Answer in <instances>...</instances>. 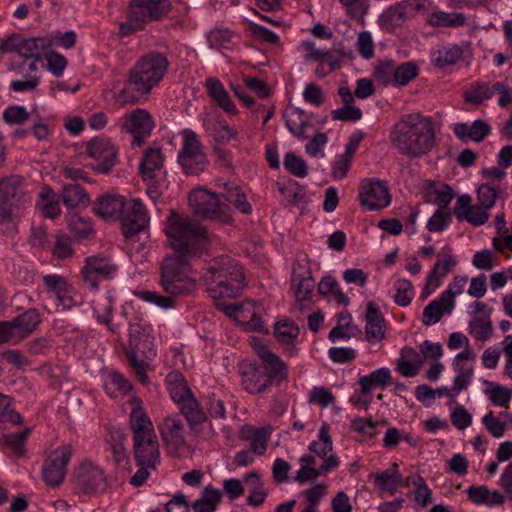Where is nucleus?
I'll use <instances>...</instances> for the list:
<instances>
[{"label": "nucleus", "mask_w": 512, "mask_h": 512, "mask_svg": "<svg viewBox=\"0 0 512 512\" xmlns=\"http://www.w3.org/2000/svg\"><path fill=\"white\" fill-rule=\"evenodd\" d=\"M164 157L161 149L156 146L149 147L144 152V156L140 163V171L144 179H152L155 172L163 166Z\"/></svg>", "instance_id": "obj_38"}, {"label": "nucleus", "mask_w": 512, "mask_h": 512, "mask_svg": "<svg viewBox=\"0 0 512 512\" xmlns=\"http://www.w3.org/2000/svg\"><path fill=\"white\" fill-rule=\"evenodd\" d=\"M253 349L259 357V366L269 376L274 385H278L287 379L288 367L284 361L260 342L254 343Z\"/></svg>", "instance_id": "obj_20"}, {"label": "nucleus", "mask_w": 512, "mask_h": 512, "mask_svg": "<svg viewBox=\"0 0 512 512\" xmlns=\"http://www.w3.org/2000/svg\"><path fill=\"white\" fill-rule=\"evenodd\" d=\"M276 187L279 193L285 198L287 205L303 206L306 204V193L302 188L298 187L296 182L289 184L277 182Z\"/></svg>", "instance_id": "obj_52"}, {"label": "nucleus", "mask_w": 512, "mask_h": 512, "mask_svg": "<svg viewBox=\"0 0 512 512\" xmlns=\"http://www.w3.org/2000/svg\"><path fill=\"white\" fill-rule=\"evenodd\" d=\"M205 88L210 98L226 113L236 115L238 110L219 79H206Z\"/></svg>", "instance_id": "obj_29"}, {"label": "nucleus", "mask_w": 512, "mask_h": 512, "mask_svg": "<svg viewBox=\"0 0 512 512\" xmlns=\"http://www.w3.org/2000/svg\"><path fill=\"white\" fill-rule=\"evenodd\" d=\"M463 55L462 48L457 44H441L430 53L431 63L438 68L456 64Z\"/></svg>", "instance_id": "obj_30"}, {"label": "nucleus", "mask_w": 512, "mask_h": 512, "mask_svg": "<svg viewBox=\"0 0 512 512\" xmlns=\"http://www.w3.org/2000/svg\"><path fill=\"white\" fill-rule=\"evenodd\" d=\"M27 184L23 177L11 175L0 180V214L2 218H14L22 209L31 205Z\"/></svg>", "instance_id": "obj_9"}, {"label": "nucleus", "mask_w": 512, "mask_h": 512, "mask_svg": "<svg viewBox=\"0 0 512 512\" xmlns=\"http://www.w3.org/2000/svg\"><path fill=\"white\" fill-rule=\"evenodd\" d=\"M43 284L49 293L57 297L59 294L71 291V285L67 282L66 278L57 274H48L42 277Z\"/></svg>", "instance_id": "obj_60"}, {"label": "nucleus", "mask_w": 512, "mask_h": 512, "mask_svg": "<svg viewBox=\"0 0 512 512\" xmlns=\"http://www.w3.org/2000/svg\"><path fill=\"white\" fill-rule=\"evenodd\" d=\"M61 199L68 209L87 206L89 197L85 190L78 184H67L63 186Z\"/></svg>", "instance_id": "obj_46"}, {"label": "nucleus", "mask_w": 512, "mask_h": 512, "mask_svg": "<svg viewBox=\"0 0 512 512\" xmlns=\"http://www.w3.org/2000/svg\"><path fill=\"white\" fill-rule=\"evenodd\" d=\"M291 286L295 293L297 307L300 311L304 310V302L310 300L315 288V281L310 271L303 274H294Z\"/></svg>", "instance_id": "obj_34"}, {"label": "nucleus", "mask_w": 512, "mask_h": 512, "mask_svg": "<svg viewBox=\"0 0 512 512\" xmlns=\"http://www.w3.org/2000/svg\"><path fill=\"white\" fill-rule=\"evenodd\" d=\"M474 358V352L471 349H464L458 353L453 361V369L457 372L454 378L452 391L455 394L466 390L473 377V368L467 361Z\"/></svg>", "instance_id": "obj_24"}, {"label": "nucleus", "mask_w": 512, "mask_h": 512, "mask_svg": "<svg viewBox=\"0 0 512 512\" xmlns=\"http://www.w3.org/2000/svg\"><path fill=\"white\" fill-rule=\"evenodd\" d=\"M394 287L396 289L395 302L402 307L409 305L414 297L412 283L407 279H399L395 282Z\"/></svg>", "instance_id": "obj_62"}, {"label": "nucleus", "mask_w": 512, "mask_h": 512, "mask_svg": "<svg viewBox=\"0 0 512 512\" xmlns=\"http://www.w3.org/2000/svg\"><path fill=\"white\" fill-rule=\"evenodd\" d=\"M466 103L479 105L484 100L492 98V84L490 83H475L464 92Z\"/></svg>", "instance_id": "obj_54"}, {"label": "nucleus", "mask_w": 512, "mask_h": 512, "mask_svg": "<svg viewBox=\"0 0 512 512\" xmlns=\"http://www.w3.org/2000/svg\"><path fill=\"white\" fill-rule=\"evenodd\" d=\"M191 259L175 254L164 258L160 269V284L166 294L178 297L196 289V281L190 275Z\"/></svg>", "instance_id": "obj_7"}, {"label": "nucleus", "mask_w": 512, "mask_h": 512, "mask_svg": "<svg viewBox=\"0 0 512 512\" xmlns=\"http://www.w3.org/2000/svg\"><path fill=\"white\" fill-rule=\"evenodd\" d=\"M104 389L111 398H118L127 394L132 385L121 373L111 371L105 376Z\"/></svg>", "instance_id": "obj_41"}, {"label": "nucleus", "mask_w": 512, "mask_h": 512, "mask_svg": "<svg viewBox=\"0 0 512 512\" xmlns=\"http://www.w3.org/2000/svg\"><path fill=\"white\" fill-rule=\"evenodd\" d=\"M87 154L97 161L93 165L96 172L107 174L118 162V148L108 138L95 137L86 144Z\"/></svg>", "instance_id": "obj_16"}, {"label": "nucleus", "mask_w": 512, "mask_h": 512, "mask_svg": "<svg viewBox=\"0 0 512 512\" xmlns=\"http://www.w3.org/2000/svg\"><path fill=\"white\" fill-rule=\"evenodd\" d=\"M453 132L457 138L466 142L472 140L480 143L491 132V127L484 120H475L471 125L467 123H456L453 126Z\"/></svg>", "instance_id": "obj_27"}, {"label": "nucleus", "mask_w": 512, "mask_h": 512, "mask_svg": "<svg viewBox=\"0 0 512 512\" xmlns=\"http://www.w3.org/2000/svg\"><path fill=\"white\" fill-rule=\"evenodd\" d=\"M181 135L183 142L178 153V162L185 174L198 175L205 170L207 165L203 146L194 131L184 129Z\"/></svg>", "instance_id": "obj_10"}, {"label": "nucleus", "mask_w": 512, "mask_h": 512, "mask_svg": "<svg viewBox=\"0 0 512 512\" xmlns=\"http://www.w3.org/2000/svg\"><path fill=\"white\" fill-rule=\"evenodd\" d=\"M274 335L282 345H288L287 351L290 356L296 353L293 344L299 336V328L292 322H277L274 327Z\"/></svg>", "instance_id": "obj_40"}, {"label": "nucleus", "mask_w": 512, "mask_h": 512, "mask_svg": "<svg viewBox=\"0 0 512 512\" xmlns=\"http://www.w3.org/2000/svg\"><path fill=\"white\" fill-rule=\"evenodd\" d=\"M366 339L371 344L381 342L385 337V320L378 306L369 301L366 311Z\"/></svg>", "instance_id": "obj_25"}, {"label": "nucleus", "mask_w": 512, "mask_h": 512, "mask_svg": "<svg viewBox=\"0 0 512 512\" xmlns=\"http://www.w3.org/2000/svg\"><path fill=\"white\" fill-rule=\"evenodd\" d=\"M394 85L404 86L418 75V67L413 62L395 65Z\"/></svg>", "instance_id": "obj_61"}, {"label": "nucleus", "mask_w": 512, "mask_h": 512, "mask_svg": "<svg viewBox=\"0 0 512 512\" xmlns=\"http://www.w3.org/2000/svg\"><path fill=\"white\" fill-rule=\"evenodd\" d=\"M37 206L41 210L44 217L55 219L61 214V209L56 194L49 186H43L41 188Z\"/></svg>", "instance_id": "obj_42"}, {"label": "nucleus", "mask_w": 512, "mask_h": 512, "mask_svg": "<svg viewBox=\"0 0 512 512\" xmlns=\"http://www.w3.org/2000/svg\"><path fill=\"white\" fill-rule=\"evenodd\" d=\"M223 197L227 203L232 204L241 213L247 215L252 213V206L240 188L236 186L228 188Z\"/></svg>", "instance_id": "obj_57"}, {"label": "nucleus", "mask_w": 512, "mask_h": 512, "mask_svg": "<svg viewBox=\"0 0 512 512\" xmlns=\"http://www.w3.org/2000/svg\"><path fill=\"white\" fill-rule=\"evenodd\" d=\"M221 499L220 490L207 486L202 491V496L193 503L192 508L194 512H214Z\"/></svg>", "instance_id": "obj_49"}, {"label": "nucleus", "mask_w": 512, "mask_h": 512, "mask_svg": "<svg viewBox=\"0 0 512 512\" xmlns=\"http://www.w3.org/2000/svg\"><path fill=\"white\" fill-rule=\"evenodd\" d=\"M244 272L239 263L229 256L212 260L203 274V281L214 299L233 298L244 287Z\"/></svg>", "instance_id": "obj_4"}, {"label": "nucleus", "mask_w": 512, "mask_h": 512, "mask_svg": "<svg viewBox=\"0 0 512 512\" xmlns=\"http://www.w3.org/2000/svg\"><path fill=\"white\" fill-rule=\"evenodd\" d=\"M51 46L52 40L48 37L22 38L13 35L1 42L0 50L16 52L23 58L22 61H13L9 69L16 74H24L25 71L33 73L38 70V62Z\"/></svg>", "instance_id": "obj_5"}, {"label": "nucleus", "mask_w": 512, "mask_h": 512, "mask_svg": "<svg viewBox=\"0 0 512 512\" xmlns=\"http://www.w3.org/2000/svg\"><path fill=\"white\" fill-rule=\"evenodd\" d=\"M159 431L168 451L180 456L186 451L184 425L178 416H167L159 425Z\"/></svg>", "instance_id": "obj_19"}, {"label": "nucleus", "mask_w": 512, "mask_h": 512, "mask_svg": "<svg viewBox=\"0 0 512 512\" xmlns=\"http://www.w3.org/2000/svg\"><path fill=\"white\" fill-rule=\"evenodd\" d=\"M170 0H131L126 21L119 25L122 36L144 30L147 24L160 20L171 10Z\"/></svg>", "instance_id": "obj_8"}, {"label": "nucleus", "mask_w": 512, "mask_h": 512, "mask_svg": "<svg viewBox=\"0 0 512 512\" xmlns=\"http://www.w3.org/2000/svg\"><path fill=\"white\" fill-rule=\"evenodd\" d=\"M169 61L161 52H149L130 68L126 87L115 90L114 98L121 105L136 104L139 96H147L164 78Z\"/></svg>", "instance_id": "obj_1"}, {"label": "nucleus", "mask_w": 512, "mask_h": 512, "mask_svg": "<svg viewBox=\"0 0 512 512\" xmlns=\"http://www.w3.org/2000/svg\"><path fill=\"white\" fill-rule=\"evenodd\" d=\"M166 385L171 399L177 405L193 396L184 376L179 371H171L167 374Z\"/></svg>", "instance_id": "obj_35"}, {"label": "nucleus", "mask_w": 512, "mask_h": 512, "mask_svg": "<svg viewBox=\"0 0 512 512\" xmlns=\"http://www.w3.org/2000/svg\"><path fill=\"white\" fill-rule=\"evenodd\" d=\"M22 422L21 415L12 406V399L0 393V423H11L19 425Z\"/></svg>", "instance_id": "obj_59"}, {"label": "nucleus", "mask_w": 512, "mask_h": 512, "mask_svg": "<svg viewBox=\"0 0 512 512\" xmlns=\"http://www.w3.org/2000/svg\"><path fill=\"white\" fill-rule=\"evenodd\" d=\"M126 198L120 195H104L94 203V212L103 219L117 217L119 219Z\"/></svg>", "instance_id": "obj_31"}, {"label": "nucleus", "mask_w": 512, "mask_h": 512, "mask_svg": "<svg viewBox=\"0 0 512 512\" xmlns=\"http://www.w3.org/2000/svg\"><path fill=\"white\" fill-rule=\"evenodd\" d=\"M178 407L191 427L202 425L207 420V414L194 395L179 404Z\"/></svg>", "instance_id": "obj_39"}, {"label": "nucleus", "mask_w": 512, "mask_h": 512, "mask_svg": "<svg viewBox=\"0 0 512 512\" xmlns=\"http://www.w3.org/2000/svg\"><path fill=\"white\" fill-rule=\"evenodd\" d=\"M242 387L251 394L264 393L274 384L265 371L256 363H245L241 366Z\"/></svg>", "instance_id": "obj_23"}, {"label": "nucleus", "mask_w": 512, "mask_h": 512, "mask_svg": "<svg viewBox=\"0 0 512 512\" xmlns=\"http://www.w3.org/2000/svg\"><path fill=\"white\" fill-rule=\"evenodd\" d=\"M466 494L468 499L476 505H486L488 507L502 505L505 500L499 491H490L484 485H472L466 490Z\"/></svg>", "instance_id": "obj_36"}, {"label": "nucleus", "mask_w": 512, "mask_h": 512, "mask_svg": "<svg viewBox=\"0 0 512 512\" xmlns=\"http://www.w3.org/2000/svg\"><path fill=\"white\" fill-rule=\"evenodd\" d=\"M83 279L91 288L97 289L99 282L111 280L118 273V265L110 257L104 255H93L85 259L81 269Z\"/></svg>", "instance_id": "obj_15"}, {"label": "nucleus", "mask_w": 512, "mask_h": 512, "mask_svg": "<svg viewBox=\"0 0 512 512\" xmlns=\"http://www.w3.org/2000/svg\"><path fill=\"white\" fill-rule=\"evenodd\" d=\"M73 481L76 489L85 495L102 491L107 487L104 471L92 462L81 463L75 469Z\"/></svg>", "instance_id": "obj_17"}, {"label": "nucleus", "mask_w": 512, "mask_h": 512, "mask_svg": "<svg viewBox=\"0 0 512 512\" xmlns=\"http://www.w3.org/2000/svg\"><path fill=\"white\" fill-rule=\"evenodd\" d=\"M468 278L466 276H456L448 285V288L442 292L441 301L444 303L447 310H452L455 305V296L460 295L465 285L467 284Z\"/></svg>", "instance_id": "obj_55"}, {"label": "nucleus", "mask_w": 512, "mask_h": 512, "mask_svg": "<svg viewBox=\"0 0 512 512\" xmlns=\"http://www.w3.org/2000/svg\"><path fill=\"white\" fill-rule=\"evenodd\" d=\"M263 305L255 301H244V309L242 311L239 323L247 330L263 332L266 325L261 319Z\"/></svg>", "instance_id": "obj_33"}, {"label": "nucleus", "mask_w": 512, "mask_h": 512, "mask_svg": "<svg viewBox=\"0 0 512 512\" xmlns=\"http://www.w3.org/2000/svg\"><path fill=\"white\" fill-rule=\"evenodd\" d=\"M359 201L369 211L380 210L390 204L388 187L378 179H364L360 185Z\"/></svg>", "instance_id": "obj_18"}, {"label": "nucleus", "mask_w": 512, "mask_h": 512, "mask_svg": "<svg viewBox=\"0 0 512 512\" xmlns=\"http://www.w3.org/2000/svg\"><path fill=\"white\" fill-rule=\"evenodd\" d=\"M165 233L175 255L191 258L200 256L209 241L205 227L174 210L167 218Z\"/></svg>", "instance_id": "obj_3"}, {"label": "nucleus", "mask_w": 512, "mask_h": 512, "mask_svg": "<svg viewBox=\"0 0 512 512\" xmlns=\"http://www.w3.org/2000/svg\"><path fill=\"white\" fill-rule=\"evenodd\" d=\"M119 220L124 236L131 238L148 227L150 217L140 199H126Z\"/></svg>", "instance_id": "obj_14"}, {"label": "nucleus", "mask_w": 512, "mask_h": 512, "mask_svg": "<svg viewBox=\"0 0 512 512\" xmlns=\"http://www.w3.org/2000/svg\"><path fill=\"white\" fill-rule=\"evenodd\" d=\"M114 308V296L111 292L98 297L93 302V310L97 320L106 325L112 333H116L121 324L112 323V312Z\"/></svg>", "instance_id": "obj_32"}, {"label": "nucleus", "mask_w": 512, "mask_h": 512, "mask_svg": "<svg viewBox=\"0 0 512 512\" xmlns=\"http://www.w3.org/2000/svg\"><path fill=\"white\" fill-rule=\"evenodd\" d=\"M129 423L130 429L133 432V439L155 433L152 421L140 406H136L132 409Z\"/></svg>", "instance_id": "obj_37"}, {"label": "nucleus", "mask_w": 512, "mask_h": 512, "mask_svg": "<svg viewBox=\"0 0 512 512\" xmlns=\"http://www.w3.org/2000/svg\"><path fill=\"white\" fill-rule=\"evenodd\" d=\"M451 220L449 211L437 209L428 220L426 228L429 232H442L450 225Z\"/></svg>", "instance_id": "obj_64"}, {"label": "nucleus", "mask_w": 512, "mask_h": 512, "mask_svg": "<svg viewBox=\"0 0 512 512\" xmlns=\"http://www.w3.org/2000/svg\"><path fill=\"white\" fill-rule=\"evenodd\" d=\"M452 310H447L444 303L439 299L431 301L423 310L422 323L426 326L436 324L440 321L444 313H450Z\"/></svg>", "instance_id": "obj_58"}, {"label": "nucleus", "mask_w": 512, "mask_h": 512, "mask_svg": "<svg viewBox=\"0 0 512 512\" xmlns=\"http://www.w3.org/2000/svg\"><path fill=\"white\" fill-rule=\"evenodd\" d=\"M466 22L462 13H447L443 11L431 13L427 23L433 27H460Z\"/></svg>", "instance_id": "obj_50"}, {"label": "nucleus", "mask_w": 512, "mask_h": 512, "mask_svg": "<svg viewBox=\"0 0 512 512\" xmlns=\"http://www.w3.org/2000/svg\"><path fill=\"white\" fill-rule=\"evenodd\" d=\"M285 124L288 130L298 138L306 137V128L309 125L308 117L299 108H290L285 112Z\"/></svg>", "instance_id": "obj_44"}, {"label": "nucleus", "mask_w": 512, "mask_h": 512, "mask_svg": "<svg viewBox=\"0 0 512 512\" xmlns=\"http://www.w3.org/2000/svg\"><path fill=\"white\" fill-rule=\"evenodd\" d=\"M455 265L456 261L452 255V248L449 245L444 246L439 252L438 260L426 279L423 292L429 294L430 290L437 288L440 285L437 275L445 276Z\"/></svg>", "instance_id": "obj_26"}, {"label": "nucleus", "mask_w": 512, "mask_h": 512, "mask_svg": "<svg viewBox=\"0 0 512 512\" xmlns=\"http://www.w3.org/2000/svg\"><path fill=\"white\" fill-rule=\"evenodd\" d=\"M73 452V447L67 444L57 447L48 455L42 467V479L47 485L56 487L63 482Z\"/></svg>", "instance_id": "obj_12"}, {"label": "nucleus", "mask_w": 512, "mask_h": 512, "mask_svg": "<svg viewBox=\"0 0 512 512\" xmlns=\"http://www.w3.org/2000/svg\"><path fill=\"white\" fill-rule=\"evenodd\" d=\"M309 451L313 453L317 458L321 459L322 462L333 457L336 459L337 468L340 465V460L337 454L333 450V442L329 434V426L323 424L318 432V439L312 441L308 447Z\"/></svg>", "instance_id": "obj_28"}, {"label": "nucleus", "mask_w": 512, "mask_h": 512, "mask_svg": "<svg viewBox=\"0 0 512 512\" xmlns=\"http://www.w3.org/2000/svg\"><path fill=\"white\" fill-rule=\"evenodd\" d=\"M244 484L250 492L247 503L251 506H260L266 498L260 475L255 471L247 473L244 477Z\"/></svg>", "instance_id": "obj_45"}, {"label": "nucleus", "mask_w": 512, "mask_h": 512, "mask_svg": "<svg viewBox=\"0 0 512 512\" xmlns=\"http://www.w3.org/2000/svg\"><path fill=\"white\" fill-rule=\"evenodd\" d=\"M31 433V428L27 427L17 433H9L3 436L4 445L9 448L17 457H22L25 453L24 445L27 437Z\"/></svg>", "instance_id": "obj_56"}, {"label": "nucleus", "mask_w": 512, "mask_h": 512, "mask_svg": "<svg viewBox=\"0 0 512 512\" xmlns=\"http://www.w3.org/2000/svg\"><path fill=\"white\" fill-rule=\"evenodd\" d=\"M18 332L19 341L32 333L40 323V315L35 309H29L12 320Z\"/></svg>", "instance_id": "obj_43"}, {"label": "nucleus", "mask_w": 512, "mask_h": 512, "mask_svg": "<svg viewBox=\"0 0 512 512\" xmlns=\"http://www.w3.org/2000/svg\"><path fill=\"white\" fill-rule=\"evenodd\" d=\"M469 334L478 341L488 340L493 331L492 322L490 321L489 314L485 317L475 316L468 325Z\"/></svg>", "instance_id": "obj_53"}, {"label": "nucleus", "mask_w": 512, "mask_h": 512, "mask_svg": "<svg viewBox=\"0 0 512 512\" xmlns=\"http://www.w3.org/2000/svg\"><path fill=\"white\" fill-rule=\"evenodd\" d=\"M133 449L138 466L155 469L160 462V449L156 433L133 439Z\"/></svg>", "instance_id": "obj_22"}, {"label": "nucleus", "mask_w": 512, "mask_h": 512, "mask_svg": "<svg viewBox=\"0 0 512 512\" xmlns=\"http://www.w3.org/2000/svg\"><path fill=\"white\" fill-rule=\"evenodd\" d=\"M435 139L434 125L430 117L420 113L402 115L392 126L390 142L402 156L414 159L428 153Z\"/></svg>", "instance_id": "obj_2"}, {"label": "nucleus", "mask_w": 512, "mask_h": 512, "mask_svg": "<svg viewBox=\"0 0 512 512\" xmlns=\"http://www.w3.org/2000/svg\"><path fill=\"white\" fill-rule=\"evenodd\" d=\"M194 213L207 219L226 221L229 218V207L220 197L206 189H194L188 197Z\"/></svg>", "instance_id": "obj_11"}, {"label": "nucleus", "mask_w": 512, "mask_h": 512, "mask_svg": "<svg viewBox=\"0 0 512 512\" xmlns=\"http://www.w3.org/2000/svg\"><path fill=\"white\" fill-rule=\"evenodd\" d=\"M391 380V372L388 368H379L359 379V385L363 394H369L376 386L384 387Z\"/></svg>", "instance_id": "obj_48"}, {"label": "nucleus", "mask_w": 512, "mask_h": 512, "mask_svg": "<svg viewBox=\"0 0 512 512\" xmlns=\"http://www.w3.org/2000/svg\"><path fill=\"white\" fill-rule=\"evenodd\" d=\"M316 460L317 457L311 452L302 455L299 459L300 469L297 471L295 481L303 485L337 469V462L333 457L323 461L319 467H316Z\"/></svg>", "instance_id": "obj_21"}, {"label": "nucleus", "mask_w": 512, "mask_h": 512, "mask_svg": "<svg viewBox=\"0 0 512 512\" xmlns=\"http://www.w3.org/2000/svg\"><path fill=\"white\" fill-rule=\"evenodd\" d=\"M375 484L379 489L394 494L397 488L402 485V475L398 471V464L394 463L389 469L378 474L375 478Z\"/></svg>", "instance_id": "obj_47"}, {"label": "nucleus", "mask_w": 512, "mask_h": 512, "mask_svg": "<svg viewBox=\"0 0 512 512\" xmlns=\"http://www.w3.org/2000/svg\"><path fill=\"white\" fill-rule=\"evenodd\" d=\"M395 63L392 60L380 62L374 70L375 80L384 86L394 85Z\"/></svg>", "instance_id": "obj_63"}, {"label": "nucleus", "mask_w": 512, "mask_h": 512, "mask_svg": "<svg viewBox=\"0 0 512 512\" xmlns=\"http://www.w3.org/2000/svg\"><path fill=\"white\" fill-rule=\"evenodd\" d=\"M405 9L403 3H399L386 9L379 17V25L386 31H391L404 23Z\"/></svg>", "instance_id": "obj_51"}, {"label": "nucleus", "mask_w": 512, "mask_h": 512, "mask_svg": "<svg viewBox=\"0 0 512 512\" xmlns=\"http://www.w3.org/2000/svg\"><path fill=\"white\" fill-rule=\"evenodd\" d=\"M129 334L130 339L126 357L139 382L145 385L149 381L146 373L149 367L147 361L156 356L154 337L149 326L138 323L130 325Z\"/></svg>", "instance_id": "obj_6"}, {"label": "nucleus", "mask_w": 512, "mask_h": 512, "mask_svg": "<svg viewBox=\"0 0 512 512\" xmlns=\"http://www.w3.org/2000/svg\"><path fill=\"white\" fill-rule=\"evenodd\" d=\"M118 125L121 131L132 135V145L141 146L151 135L154 121L148 110L137 108L124 114L119 119Z\"/></svg>", "instance_id": "obj_13"}]
</instances>
